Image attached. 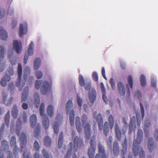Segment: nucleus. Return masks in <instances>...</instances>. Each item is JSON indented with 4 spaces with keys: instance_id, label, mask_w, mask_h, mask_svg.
Returning <instances> with one entry per match:
<instances>
[{
    "instance_id": "obj_25",
    "label": "nucleus",
    "mask_w": 158,
    "mask_h": 158,
    "mask_svg": "<svg viewBox=\"0 0 158 158\" xmlns=\"http://www.w3.org/2000/svg\"><path fill=\"white\" fill-rule=\"evenodd\" d=\"M35 104L37 108H38L40 104V98L39 94L37 92H35L34 94Z\"/></svg>"
},
{
    "instance_id": "obj_16",
    "label": "nucleus",
    "mask_w": 158,
    "mask_h": 158,
    "mask_svg": "<svg viewBox=\"0 0 158 158\" xmlns=\"http://www.w3.org/2000/svg\"><path fill=\"white\" fill-rule=\"evenodd\" d=\"M8 35L6 31L3 27H0V37L2 40H6L8 38Z\"/></svg>"
},
{
    "instance_id": "obj_5",
    "label": "nucleus",
    "mask_w": 158,
    "mask_h": 158,
    "mask_svg": "<svg viewBox=\"0 0 158 158\" xmlns=\"http://www.w3.org/2000/svg\"><path fill=\"white\" fill-rule=\"evenodd\" d=\"M90 143V146L88 148V153L89 158H94V153L96 148V139L94 136H92L91 138Z\"/></svg>"
},
{
    "instance_id": "obj_54",
    "label": "nucleus",
    "mask_w": 158,
    "mask_h": 158,
    "mask_svg": "<svg viewBox=\"0 0 158 158\" xmlns=\"http://www.w3.org/2000/svg\"><path fill=\"white\" fill-rule=\"evenodd\" d=\"M36 76L38 79L41 78L43 76L42 73L40 71H37L36 72Z\"/></svg>"
},
{
    "instance_id": "obj_10",
    "label": "nucleus",
    "mask_w": 158,
    "mask_h": 158,
    "mask_svg": "<svg viewBox=\"0 0 158 158\" xmlns=\"http://www.w3.org/2000/svg\"><path fill=\"white\" fill-rule=\"evenodd\" d=\"M51 85L48 82L44 81L43 83L41 88V92L42 94H45L47 92L50 90Z\"/></svg>"
},
{
    "instance_id": "obj_47",
    "label": "nucleus",
    "mask_w": 158,
    "mask_h": 158,
    "mask_svg": "<svg viewBox=\"0 0 158 158\" xmlns=\"http://www.w3.org/2000/svg\"><path fill=\"white\" fill-rule=\"evenodd\" d=\"M79 80L81 86H84L85 85V80L82 76L81 74L79 75Z\"/></svg>"
},
{
    "instance_id": "obj_29",
    "label": "nucleus",
    "mask_w": 158,
    "mask_h": 158,
    "mask_svg": "<svg viewBox=\"0 0 158 158\" xmlns=\"http://www.w3.org/2000/svg\"><path fill=\"white\" fill-rule=\"evenodd\" d=\"M30 74V69L28 66H26L24 69V71L23 78L25 80H27V77Z\"/></svg>"
},
{
    "instance_id": "obj_41",
    "label": "nucleus",
    "mask_w": 158,
    "mask_h": 158,
    "mask_svg": "<svg viewBox=\"0 0 158 158\" xmlns=\"http://www.w3.org/2000/svg\"><path fill=\"white\" fill-rule=\"evenodd\" d=\"M23 158H32L30 152L27 149H25L23 151Z\"/></svg>"
},
{
    "instance_id": "obj_55",
    "label": "nucleus",
    "mask_w": 158,
    "mask_h": 158,
    "mask_svg": "<svg viewBox=\"0 0 158 158\" xmlns=\"http://www.w3.org/2000/svg\"><path fill=\"white\" fill-rule=\"evenodd\" d=\"M22 118L24 123H26L27 121V113L24 111L22 116Z\"/></svg>"
},
{
    "instance_id": "obj_49",
    "label": "nucleus",
    "mask_w": 158,
    "mask_h": 158,
    "mask_svg": "<svg viewBox=\"0 0 158 158\" xmlns=\"http://www.w3.org/2000/svg\"><path fill=\"white\" fill-rule=\"evenodd\" d=\"M10 144L11 145L13 146L15 145H17L16 143V139L15 136H13L11 138L10 140Z\"/></svg>"
},
{
    "instance_id": "obj_8",
    "label": "nucleus",
    "mask_w": 158,
    "mask_h": 158,
    "mask_svg": "<svg viewBox=\"0 0 158 158\" xmlns=\"http://www.w3.org/2000/svg\"><path fill=\"white\" fill-rule=\"evenodd\" d=\"M96 96L97 94L95 90L94 89H91L89 93V98L91 103L90 105V106L93 105L94 102L96 100Z\"/></svg>"
},
{
    "instance_id": "obj_27",
    "label": "nucleus",
    "mask_w": 158,
    "mask_h": 158,
    "mask_svg": "<svg viewBox=\"0 0 158 158\" xmlns=\"http://www.w3.org/2000/svg\"><path fill=\"white\" fill-rule=\"evenodd\" d=\"M74 111L73 110H71L69 113V120L70 124L71 126H73L74 124Z\"/></svg>"
},
{
    "instance_id": "obj_34",
    "label": "nucleus",
    "mask_w": 158,
    "mask_h": 158,
    "mask_svg": "<svg viewBox=\"0 0 158 158\" xmlns=\"http://www.w3.org/2000/svg\"><path fill=\"white\" fill-rule=\"evenodd\" d=\"M47 112L49 116L52 117L54 114L53 107L52 105H49L47 108Z\"/></svg>"
},
{
    "instance_id": "obj_58",
    "label": "nucleus",
    "mask_w": 158,
    "mask_h": 158,
    "mask_svg": "<svg viewBox=\"0 0 158 158\" xmlns=\"http://www.w3.org/2000/svg\"><path fill=\"white\" fill-rule=\"evenodd\" d=\"M41 84V81L40 80H37L35 82V88L37 89H40Z\"/></svg>"
},
{
    "instance_id": "obj_42",
    "label": "nucleus",
    "mask_w": 158,
    "mask_h": 158,
    "mask_svg": "<svg viewBox=\"0 0 158 158\" xmlns=\"http://www.w3.org/2000/svg\"><path fill=\"white\" fill-rule=\"evenodd\" d=\"M108 121L109 122L110 128L111 129H112L113 127L114 123V117L112 114L110 115L108 118Z\"/></svg>"
},
{
    "instance_id": "obj_48",
    "label": "nucleus",
    "mask_w": 158,
    "mask_h": 158,
    "mask_svg": "<svg viewBox=\"0 0 158 158\" xmlns=\"http://www.w3.org/2000/svg\"><path fill=\"white\" fill-rule=\"evenodd\" d=\"M109 83L113 90H115L116 89V85L115 81L113 78H111L110 79Z\"/></svg>"
},
{
    "instance_id": "obj_62",
    "label": "nucleus",
    "mask_w": 158,
    "mask_h": 158,
    "mask_svg": "<svg viewBox=\"0 0 158 158\" xmlns=\"http://www.w3.org/2000/svg\"><path fill=\"white\" fill-rule=\"evenodd\" d=\"M116 137L118 139V140L120 139L121 138V134L120 130L115 131Z\"/></svg>"
},
{
    "instance_id": "obj_13",
    "label": "nucleus",
    "mask_w": 158,
    "mask_h": 158,
    "mask_svg": "<svg viewBox=\"0 0 158 158\" xmlns=\"http://www.w3.org/2000/svg\"><path fill=\"white\" fill-rule=\"evenodd\" d=\"M83 127L84 128L85 136L87 139H89L91 135V126L89 123H87Z\"/></svg>"
},
{
    "instance_id": "obj_46",
    "label": "nucleus",
    "mask_w": 158,
    "mask_h": 158,
    "mask_svg": "<svg viewBox=\"0 0 158 158\" xmlns=\"http://www.w3.org/2000/svg\"><path fill=\"white\" fill-rule=\"evenodd\" d=\"M135 96L136 98H138L139 100L142 99V94L141 92L139 90H136L135 93Z\"/></svg>"
},
{
    "instance_id": "obj_9",
    "label": "nucleus",
    "mask_w": 158,
    "mask_h": 158,
    "mask_svg": "<svg viewBox=\"0 0 158 158\" xmlns=\"http://www.w3.org/2000/svg\"><path fill=\"white\" fill-rule=\"evenodd\" d=\"M13 49L18 54L21 53L22 49V45L20 41L14 40L13 43Z\"/></svg>"
},
{
    "instance_id": "obj_59",
    "label": "nucleus",
    "mask_w": 158,
    "mask_h": 158,
    "mask_svg": "<svg viewBox=\"0 0 158 158\" xmlns=\"http://www.w3.org/2000/svg\"><path fill=\"white\" fill-rule=\"evenodd\" d=\"M79 94H78L77 96V104L79 107H81L82 105V100L80 98V96H79Z\"/></svg>"
},
{
    "instance_id": "obj_18",
    "label": "nucleus",
    "mask_w": 158,
    "mask_h": 158,
    "mask_svg": "<svg viewBox=\"0 0 158 158\" xmlns=\"http://www.w3.org/2000/svg\"><path fill=\"white\" fill-rule=\"evenodd\" d=\"M135 116L133 117L130 120V122L129 123V132L130 133H131L133 130V127L135 128L136 127L135 125Z\"/></svg>"
},
{
    "instance_id": "obj_61",
    "label": "nucleus",
    "mask_w": 158,
    "mask_h": 158,
    "mask_svg": "<svg viewBox=\"0 0 158 158\" xmlns=\"http://www.w3.org/2000/svg\"><path fill=\"white\" fill-rule=\"evenodd\" d=\"M14 8L12 6H10L7 11V14L9 15H12L13 13Z\"/></svg>"
},
{
    "instance_id": "obj_11",
    "label": "nucleus",
    "mask_w": 158,
    "mask_h": 158,
    "mask_svg": "<svg viewBox=\"0 0 158 158\" xmlns=\"http://www.w3.org/2000/svg\"><path fill=\"white\" fill-rule=\"evenodd\" d=\"M117 88L119 94L121 96H124L126 93V90L123 83L121 81L118 82L117 83Z\"/></svg>"
},
{
    "instance_id": "obj_21",
    "label": "nucleus",
    "mask_w": 158,
    "mask_h": 158,
    "mask_svg": "<svg viewBox=\"0 0 158 158\" xmlns=\"http://www.w3.org/2000/svg\"><path fill=\"white\" fill-rule=\"evenodd\" d=\"M11 113L13 117L14 118H17L18 115V106L16 105H14L13 106L11 111Z\"/></svg>"
},
{
    "instance_id": "obj_56",
    "label": "nucleus",
    "mask_w": 158,
    "mask_h": 158,
    "mask_svg": "<svg viewBox=\"0 0 158 158\" xmlns=\"http://www.w3.org/2000/svg\"><path fill=\"white\" fill-rule=\"evenodd\" d=\"M92 77L94 80L97 81L98 80V76L97 73L96 72H94L92 74Z\"/></svg>"
},
{
    "instance_id": "obj_39",
    "label": "nucleus",
    "mask_w": 158,
    "mask_h": 158,
    "mask_svg": "<svg viewBox=\"0 0 158 158\" xmlns=\"http://www.w3.org/2000/svg\"><path fill=\"white\" fill-rule=\"evenodd\" d=\"M140 83L141 86L144 87L146 85V80L145 76L143 74L141 75L140 76Z\"/></svg>"
},
{
    "instance_id": "obj_40",
    "label": "nucleus",
    "mask_w": 158,
    "mask_h": 158,
    "mask_svg": "<svg viewBox=\"0 0 158 158\" xmlns=\"http://www.w3.org/2000/svg\"><path fill=\"white\" fill-rule=\"evenodd\" d=\"M40 131V124L38 123L36 128L34 131V135L36 137H38L39 135Z\"/></svg>"
},
{
    "instance_id": "obj_24",
    "label": "nucleus",
    "mask_w": 158,
    "mask_h": 158,
    "mask_svg": "<svg viewBox=\"0 0 158 158\" xmlns=\"http://www.w3.org/2000/svg\"><path fill=\"white\" fill-rule=\"evenodd\" d=\"M41 63V60L40 58H36L35 59L34 62V68L35 70H37L39 69Z\"/></svg>"
},
{
    "instance_id": "obj_15",
    "label": "nucleus",
    "mask_w": 158,
    "mask_h": 158,
    "mask_svg": "<svg viewBox=\"0 0 158 158\" xmlns=\"http://www.w3.org/2000/svg\"><path fill=\"white\" fill-rule=\"evenodd\" d=\"M133 81L131 75H129L127 78V83L126 85L127 88L128 89V92L129 94L130 93V88L131 89L133 88Z\"/></svg>"
},
{
    "instance_id": "obj_53",
    "label": "nucleus",
    "mask_w": 158,
    "mask_h": 158,
    "mask_svg": "<svg viewBox=\"0 0 158 158\" xmlns=\"http://www.w3.org/2000/svg\"><path fill=\"white\" fill-rule=\"evenodd\" d=\"M139 156L140 158H145V154L144 151L142 148L139 152Z\"/></svg>"
},
{
    "instance_id": "obj_31",
    "label": "nucleus",
    "mask_w": 158,
    "mask_h": 158,
    "mask_svg": "<svg viewBox=\"0 0 158 158\" xmlns=\"http://www.w3.org/2000/svg\"><path fill=\"white\" fill-rule=\"evenodd\" d=\"M122 145V151L123 155H124L126 153L127 148V141L126 138L124 139V142L123 143Z\"/></svg>"
},
{
    "instance_id": "obj_38",
    "label": "nucleus",
    "mask_w": 158,
    "mask_h": 158,
    "mask_svg": "<svg viewBox=\"0 0 158 158\" xmlns=\"http://www.w3.org/2000/svg\"><path fill=\"white\" fill-rule=\"evenodd\" d=\"M44 143L46 146L48 147L51 144V141L48 136L45 137L44 139Z\"/></svg>"
},
{
    "instance_id": "obj_36",
    "label": "nucleus",
    "mask_w": 158,
    "mask_h": 158,
    "mask_svg": "<svg viewBox=\"0 0 158 158\" xmlns=\"http://www.w3.org/2000/svg\"><path fill=\"white\" fill-rule=\"evenodd\" d=\"M73 106L72 101L71 100H69L66 105V112L67 114L69 113V111L71 107Z\"/></svg>"
},
{
    "instance_id": "obj_26",
    "label": "nucleus",
    "mask_w": 158,
    "mask_h": 158,
    "mask_svg": "<svg viewBox=\"0 0 158 158\" xmlns=\"http://www.w3.org/2000/svg\"><path fill=\"white\" fill-rule=\"evenodd\" d=\"M4 123H5L6 127L8 128L9 126L10 121V111L8 110L6 113L4 118Z\"/></svg>"
},
{
    "instance_id": "obj_57",
    "label": "nucleus",
    "mask_w": 158,
    "mask_h": 158,
    "mask_svg": "<svg viewBox=\"0 0 158 158\" xmlns=\"http://www.w3.org/2000/svg\"><path fill=\"white\" fill-rule=\"evenodd\" d=\"M19 140H20V142L21 143V144H20L21 148L22 149L23 148H24V147H25L26 145L27 140H24V139H23V140L19 139Z\"/></svg>"
},
{
    "instance_id": "obj_1",
    "label": "nucleus",
    "mask_w": 158,
    "mask_h": 158,
    "mask_svg": "<svg viewBox=\"0 0 158 158\" xmlns=\"http://www.w3.org/2000/svg\"><path fill=\"white\" fill-rule=\"evenodd\" d=\"M143 139V131L141 129H138L137 134V139H135L133 143L132 152L135 156L138 154L139 151L142 148L139 146Z\"/></svg>"
},
{
    "instance_id": "obj_28",
    "label": "nucleus",
    "mask_w": 158,
    "mask_h": 158,
    "mask_svg": "<svg viewBox=\"0 0 158 158\" xmlns=\"http://www.w3.org/2000/svg\"><path fill=\"white\" fill-rule=\"evenodd\" d=\"M73 148V143L72 142H70L68 145V151L64 157V158H70L71 153L72 152Z\"/></svg>"
},
{
    "instance_id": "obj_63",
    "label": "nucleus",
    "mask_w": 158,
    "mask_h": 158,
    "mask_svg": "<svg viewBox=\"0 0 158 158\" xmlns=\"http://www.w3.org/2000/svg\"><path fill=\"white\" fill-rule=\"evenodd\" d=\"M7 82H9L10 80V77L7 74H5L4 76L2 78Z\"/></svg>"
},
{
    "instance_id": "obj_2",
    "label": "nucleus",
    "mask_w": 158,
    "mask_h": 158,
    "mask_svg": "<svg viewBox=\"0 0 158 158\" xmlns=\"http://www.w3.org/2000/svg\"><path fill=\"white\" fill-rule=\"evenodd\" d=\"M96 121L98 123L99 130L101 131L103 128L104 134L106 136L108 135L109 133L108 123L107 122H105L104 123L103 128V120L101 114L99 113L97 115Z\"/></svg>"
},
{
    "instance_id": "obj_51",
    "label": "nucleus",
    "mask_w": 158,
    "mask_h": 158,
    "mask_svg": "<svg viewBox=\"0 0 158 158\" xmlns=\"http://www.w3.org/2000/svg\"><path fill=\"white\" fill-rule=\"evenodd\" d=\"M33 148L35 151H38L40 148L39 143L36 140H35L34 143Z\"/></svg>"
},
{
    "instance_id": "obj_30",
    "label": "nucleus",
    "mask_w": 158,
    "mask_h": 158,
    "mask_svg": "<svg viewBox=\"0 0 158 158\" xmlns=\"http://www.w3.org/2000/svg\"><path fill=\"white\" fill-rule=\"evenodd\" d=\"M42 154L44 158H52V155L51 153H49L45 149H43L42 151Z\"/></svg>"
},
{
    "instance_id": "obj_4",
    "label": "nucleus",
    "mask_w": 158,
    "mask_h": 158,
    "mask_svg": "<svg viewBox=\"0 0 158 158\" xmlns=\"http://www.w3.org/2000/svg\"><path fill=\"white\" fill-rule=\"evenodd\" d=\"M40 113L43 118V124L45 129H47L49 127V120L47 115L44 114V104L42 103L40 106Z\"/></svg>"
},
{
    "instance_id": "obj_37",
    "label": "nucleus",
    "mask_w": 158,
    "mask_h": 158,
    "mask_svg": "<svg viewBox=\"0 0 158 158\" xmlns=\"http://www.w3.org/2000/svg\"><path fill=\"white\" fill-rule=\"evenodd\" d=\"M151 82L152 86L153 87H156V77L153 75H152L151 76Z\"/></svg>"
},
{
    "instance_id": "obj_44",
    "label": "nucleus",
    "mask_w": 158,
    "mask_h": 158,
    "mask_svg": "<svg viewBox=\"0 0 158 158\" xmlns=\"http://www.w3.org/2000/svg\"><path fill=\"white\" fill-rule=\"evenodd\" d=\"M113 139L112 137L111 136H110L108 138L107 141V144L108 147L112 150V141Z\"/></svg>"
},
{
    "instance_id": "obj_35",
    "label": "nucleus",
    "mask_w": 158,
    "mask_h": 158,
    "mask_svg": "<svg viewBox=\"0 0 158 158\" xmlns=\"http://www.w3.org/2000/svg\"><path fill=\"white\" fill-rule=\"evenodd\" d=\"M34 46L33 42L32 41L29 44L28 49V54L30 56H31L33 54Z\"/></svg>"
},
{
    "instance_id": "obj_33",
    "label": "nucleus",
    "mask_w": 158,
    "mask_h": 158,
    "mask_svg": "<svg viewBox=\"0 0 158 158\" xmlns=\"http://www.w3.org/2000/svg\"><path fill=\"white\" fill-rule=\"evenodd\" d=\"M1 146L4 151L7 150L9 148L8 143L6 140H3L1 141Z\"/></svg>"
},
{
    "instance_id": "obj_20",
    "label": "nucleus",
    "mask_w": 158,
    "mask_h": 158,
    "mask_svg": "<svg viewBox=\"0 0 158 158\" xmlns=\"http://www.w3.org/2000/svg\"><path fill=\"white\" fill-rule=\"evenodd\" d=\"M113 153L114 156H118L119 153V146L118 142L115 141L113 144Z\"/></svg>"
},
{
    "instance_id": "obj_45",
    "label": "nucleus",
    "mask_w": 158,
    "mask_h": 158,
    "mask_svg": "<svg viewBox=\"0 0 158 158\" xmlns=\"http://www.w3.org/2000/svg\"><path fill=\"white\" fill-rule=\"evenodd\" d=\"M13 148V153L15 155V157L17 156L18 155L19 149L17 145H15L14 146Z\"/></svg>"
},
{
    "instance_id": "obj_22",
    "label": "nucleus",
    "mask_w": 158,
    "mask_h": 158,
    "mask_svg": "<svg viewBox=\"0 0 158 158\" xmlns=\"http://www.w3.org/2000/svg\"><path fill=\"white\" fill-rule=\"evenodd\" d=\"M37 118L35 114H32L30 118V123L31 127L34 128L36 123Z\"/></svg>"
},
{
    "instance_id": "obj_52",
    "label": "nucleus",
    "mask_w": 158,
    "mask_h": 158,
    "mask_svg": "<svg viewBox=\"0 0 158 158\" xmlns=\"http://www.w3.org/2000/svg\"><path fill=\"white\" fill-rule=\"evenodd\" d=\"M59 125L58 122H55L53 124V128L55 133L57 134L59 132Z\"/></svg>"
},
{
    "instance_id": "obj_14",
    "label": "nucleus",
    "mask_w": 158,
    "mask_h": 158,
    "mask_svg": "<svg viewBox=\"0 0 158 158\" xmlns=\"http://www.w3.org/2000/svg\"><path fill=\"white\" fill-rule=\"evenodd\" d=\"M8 97V95L6 93H3V103L7 106H10L12 102L14 100V98L11 97L8 101H6Z\"/></svg>"
},
{
    "instance_id": "obj_43",
    "label": "nucleus",
    "mask_w": 158,
    "mask_h": 158,
    "mask_svg": "<svg viewBox=\"0 0 158 158\" xmlns=\"http://www.w3.org/2000/svg\"><path fill=\"white\" fill-rule=\"evenodd\" d=\"M4 51V46L2 45H0V61L3 59Z\"/></svg>"
},
{
    "instance_id": "obj_7",
    "label": "nucleus",
    "mask_w": 158,
    "mask_h": 158,
    "mask_svg": "<svg viewBox=\"0 0 158 158\" xmlns=\"http://www.w3.org/2000/svg\"><path fill=\"white\" fill-rule=\"evenodd\" d=\"M83 144L82 139L81 137L76 136L74 140L73 151L76 152L78 147L81 148Z\"/></svg>"
},
{
    "instance_id": "obj_6",
    "label": "nucleus",
    "mask_w": 158,
    "mask_h": 158,
    "mask_svg": "<svg viewBox=\"0 0 158 158\" xmlns=\"http://www.w3.org/2000/svg\"><path fill=\"white\" fill-rule=\"evenodd\" d=\"M98 149L99 153L96 155L95 158H107L105 153V148L100 143L98 144Z\"/></svg>"
},
{
    "instance_id": "obj_32",
    "label": "nucleus",
    "mask_w": 158,
    "mask_h": 158,
    "mask_svg": "<svg viewBox=\"0 0 158 158\" xmlns=\"http://www.w3.org/2000/svg\"><path fill=\"white\" fill-rule=\"evenodd\" d=\"M63 133L62 132H60L58 139V146L59 148L62 147L63 143Z\"/></svg>"
},
{
    "instance_id": "obj_50",
    "label": "nucleus",
    "mask_w": 158,
    "mask_h": 158,
    "mask_svg": "<svg viewBox=\"0 0 158 158\" xmlns=\"http://www.w3.org/2000/svg\"><path fill=\"white\" fill-rule=\"evenodd\" d=\"M82 125L83 126H84V124H86V122L87 120V115L84 114L82 116L81 118Z\"/></svg>"
},
{
    "instance_id": "obj_12",
    "label": "nucleus",
    "mask_w": 158,
    "mask_h": 158,
    "mask_svg": "<svg viewBox=\"0 0 158 158\" xmlns=\"http://www.w3.org/2000/svg\"><path fill=\"white\" fill-rule=\"evenodd\" d=\"M27 23L25 22L23 24H20L19 27V35L20 37L26 34L27 31Z\"/></svg>"
},
{
    "instance_id": "obj_60",
    "label": "nucleus",
    "mask_w": 158,
    "mask_h": 158,
    "mask_svg": "<svg viewBox=\"0 0 158 158\" xmlns=\"http://www.w3.org/2000/svg\"><path fill=\"white\" fill-rule=\"evenodd\" d=\"M28 94H26L22 93V94L21 102H25L27 98Z\"/></svg>"
},
{
    "instance_id": "obj_19",
    "label": "nucleus",
    "mask_w": 158,
    "mask_h": 158,
    "mask_svg": "<svg viewBox=\"0 0 158 158\" xmlns=\"http://www.w3.org/2000/svg\"><path fill=\"white\" fill-rule=\"evenodd\" d=\"M154 139L152 137L149 138L148 140V148L149 151L150 152H152L154 148Z\"/></svg>"
},
{
    "instance_id": "obj_64",
    "label": "nucleus",
    "mask_w": 158,
    "mask_h": 158,
    "mask_svg": "<svg viewBox=\"0 0 158 158\" xmlns=\"http://www.w3.org/2000/svg\"><path fill=\"white\" fill-rule=\"evenodd\" d=\"M154 137L156 141H158V129H156L154 133Z\"/></svg>"
},
{
    "instance_id": "obj_3",
    "label": "nucleus",
    "mask_w": 158,
    "mask_h": 158,
    "mask_svg": "<svg viewBox=\"0 0 158 158\" xmlns=\"http://www.w3.org/2000/svg\"><path fill=\"white\" fill-rule=\"evenodd\" d=\"M17 73L18 79L16 81L15 85L16 86L19 88V90L21 91L25 85L27 80H25L24 79L23 80H21L22 74V67L21 64L20 63H19L18 64Z\"/></svg>"
},
{
    "instance_id": "obj_17",
    "label": "nucleus",
    "mask_w": 158,
    "mask_h": 158,
    "mask_svg": "<svg viewBox=\"0 0 158 158\" xmlns=\"http://www.w3.org/2000/svg\"><path fill=\"white\" fill-rule=\"evenodd\" d=\"M22 125L20 118H19L16 122V133L18 136L20 135Z\"/></svg>"
},
{
    "instance_id": "obj_23",
    "label": "nucleus",
    "mask_w": 158,
    "mask_h": 158,
    "mask_svg": "<svg viewBox=\"0 0 158 158\" xmlns=\"http://www.w3.org/2000/svg\"><path fill=\"white\" fill-rule=\"evenodd\" d=\"M76 125L77 131L81 133L82 131V127L80 121V118L78 117H77L75 118Z\"/></svg>"
}]
</instances>
